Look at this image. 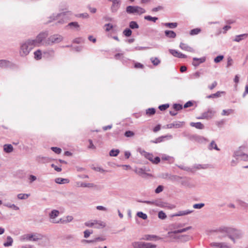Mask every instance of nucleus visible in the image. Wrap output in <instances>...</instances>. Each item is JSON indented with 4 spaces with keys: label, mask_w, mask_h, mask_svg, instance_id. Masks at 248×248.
Segmentation results:
<instances>
[{
    "label": "nucleus",
    "mask_w": 248,
    "mask_h": 248,
    "mask_svg": "<svg viewBox=\"0 0 248 248\" xmlns=\"http://www.w3.org/2000/svg\"><path fill=\"white\" fill-rule=\"evenodd\" d=\"M161 159L164 161H167L170 163H172L174 162V158L172 156L163 155H161Z\"/></svg>",
    "instance_id": "obj_27"
},
{
    "label": "nucleus",
    "mask_w": 248,
    "mask_h": 248,
    "mask_svg": "<svg viewBox=\"0 0 248 248\" xmlns=\"http://www.w3.org/2000/svg\"><path fill=\"white\" fill-rule=\"evenodd\" d=\"M138 217L141 219L146 220L147 218V216L145 213H143L142 212H139L137 214Z\"/></svg>",
    "instance_id": "obj_52"
},
{
    "label": "nucleus",
    "mask_w": 248,
    "mask_h": 248,
    "mask_svg": "<svg viewBox=\"0 0 248 248\" xmlns=\"http://www.w3.org/2000/svg\"><path fill=\"white\" fill-rule=\"evenodd\" d=\"M51 150L56 154H60L62 152L61 148L58 147H52Z\"/></svg>",
    "instance_id": "obj_60"
},
{
    "label": "nucleus",
    "mask_w": 248,
    "mask_h": 248,
    "mask_svg": "<svg viewBox=\"0 0 248 248\" xmlns=\"http://www.w3.org/2000/svg\"><path fill=\"white\" fill-rule=\"evenodd\" d=\"M4 150L7 153H10L13 151V146L10 144H6L4 145Z\"/></svg>",
    "instance_id": "obj_33"
},
{
    "label": "nucleus",
    "mask_w": 248,
    "mask_h": 248,
    "mask_svg": "<svg viewBox=\"0 0 248 248\" xmlns=\"http://www.w3.org/2000/svg\"><path fill=\"white\" fill-rule=\"evenodd\" d=\"M92 233H93L92 231H90L89 230H86L84 231V232H83L84 237L85 238H88L89 237V236L90 235V234H92Z\"/></svg>",
    "instance_id": "obj_57"
},
{
    "label": "nucleus",
    "mask_w": 248,
    "mask_h": 248,
    "mask_svg": "<svg viewBox=\"0 0 248 248\" xmlns=\"http://www.w3.org/2000/svg\"><path fill=\"white\" fill-rule=\"evenodd\" d=\"M150 60L155 66H157L160 63V61L157 57H151Z\"/></svg>",
    "instance_id": "obj_40"
},
{
    "label": "nucleus",
    "mask_w": 248,
    "mask_h": 248,
    "mask_svg": "<svg viewBox=\"0 0 248 248\" xmlns=\"http://www.w3.org/2000/svg\"><path fill=\"white\" fill-rule=\"evenodd\" d=\"M155 205L161 208H171L167 202L160 200L155 201Z\"/></svg>",
    "instance_id": "obj_19"
},
{
    "label": "nucleus",
    "mask_w": 248,
    "mask_h": 248,
    "mask_svg": "<svg viewBox=\"0 0 248 248\" xmlns=\"http://www.w3.org/2000/svg\"><path fill=\"white\" fill-rule=\"evenodd\" d=\"M134 135L133 131L130 130L126 131L124 133V136L126 137H131Z\"/></svg>",
    "instance_id": "obj_61"
},
{
    "label": "nucleus",
    "mask_w": 248,
    "mask_h": 248,
    "mask_svg": "<svg viewBox=\"0 0 248 248\" xmlns=\"http://www.w3.org/2000/svg\"><path fill=\"white\" fill-rule=\"evenodd\" d=\"M217 232L223 234L222 237L228 236L234 243H235L236 239L241 238L243 236V233L241 231L230 227H220L217 230Z\"/></svg>",
    "instance_id": "obj_1"
},
{
    "label": "nucleus",
    "mask_w": 248,
    "mask_h": 248,
    "mask_svg": "<svg viewBox=\"0 0 248 248\" xmlns=\"http://www.w3.org/2000/svg\"><path fill=\"white\" fill-rule=\"evenodd\" d=\"M216 113L214 109H209L206 111L203 112L201 116L198 117L199 119H209L213 118Z\"/></svg>",
    "instance_id": "obj_12"
},
{
    "label": "nucleus",
    "mask_w": 248,
    "mask_h": 248,
    "mask_svg": "<svg viewBox=\"0 0 248 248\" xmlns=\"http://www.w3.org/2000/svg\"><path fill=\"white\" fill-rule=\"evenodd\" d=\"M129 27L132 29H138L139 26L137 23V22L135 21H132L129 23Z\"/></svg>",
    "instance_id": "obj_47"
},
{
    "label": "nucleus",
    "mask_w": 248,
    "mask_h": 248,
    "mask_svg": "<svg viewBox=\"0 0 248 248\" xmlns=\"http://www.w3.org/2000/svg\"><path fill=\"white\" fill-rule=\"evenodd\" d=\"M85 226L87 227H93L96 228H100L101 227H105V223L101 221H97L96 220H90L85 222L84 223Z\"/></svg>",
    "instance_id": "obj_10"
},
{
    "label": "nucleus",
    "mask_w": 248,
    "mask_h": 248,
    "mask_svg": "<svg viewBox=\"0 0 248 248\" xmlns=\"http://www.w3.org/2000/svg\"><path fill=\"white\" fill-rule=\"evenodd\" d=\"M248 36V34L247 33L241 34L235 36V38L232 40L236 42H239L242 40L244 39Z\"/></svg>",
    "instance_id": "obj_26"
},
{
    "label": "nucleus",
    "mask_w": 248,
    "mask_h": 248,
    "mask_svg": "<svg viewBox=\"0 0 248 248\" xmlns=\"http://www.w3.org/2000/svg\"><path fill=\"white\" fill-rule=\"evenodd\" d=\"M224 93V92L217 91L215 93L211 94L208 95L207 97L208 98H215V97H219L221 95V93Z\"/></svg>",
    "instance_id": "obj_43"
},
{
    "label": "nucleus",
    "mask_w": 248,
    "mask_h": 248,
    "mask_svg": "<svg viewBox=\"0 0 248 248\" xmlns=\"http://www.w3.org/2000/svg\"><path fill=\"white\" fill-rule=\"evenodd\" d=\"M193 212V210H186L183 211H180L178 213H176L175 214L173 215L174 217H178V216H182L186 215H189V214H191Z\"/></svg>",
    "instance_id": "obj_24"
},
{
    "label": "nucleus",
    "mask_w": 248,
    "mask_h": 248,
    "mask_svg": "<svg viewBox=\"0 0 248 248\" xmlns=\"http://www.w3.org/2000/svg\"><path fill=\"white\" fill-rule=\"evenodd\" d=\"M179 46L180 48L183 50L187 51V52H195L194 49L192 47L189 46L185 43H181Z\"/></svg>",
    "instance_id": "obj_20"
},
{
    "label": "nucleus",
    "mask_w": 248,
    "mask_h": 248,
    "mask_svg": "<svg viewBox=\"0 0 248 248\" xmlns=\"http://www.w3.org/2000/svg\"><path fill=\"white\" fill-rule=\"evenodd\" d=\"M201 31V29L199 28H196L190 31V34L191 35H195L199 33Z\"/></svg>",
    "instance_id": "obj_53"
},
{
    "label": "nucleus",
    "mask_w": 248,
    "mask_h": 248,
    "mask_svg": "<svg viewBox=\"0 0 248 248\" xmlns=\"http://www.w3.org/2000/svg\"><path fill=\"white\" fill-rule=\"evenodd\" d=\"M31 234H27L22 235L20 238L21 241H32Z\"/></svg>",
    "instance_id": "obj_39"
},
{
    "label": "nucleus",
    "mask_w": 248,
    "mask_h": 248,
    "mask_svg": "<svg viewBox=\"0 0 248 248\" xmlns=\"http://www.w3.org/2000/svg\"><path fill=\"white\" fill-rule=\"evenodd\" d=\"M12 65V62L6 60H0V67L6 68Z\"/></svg>",
    "instance_id": "obj_21"
},
{
    "label": "nucleus",
    "mask_w": 248,
    "mask_h": 248,
    "mask_svg": "<svg viewBox=\"0 0 248 248\" xmlns=\"http://www.w3.org/2000/svg\"><path fill=\"white\" fill-rule=\"evenodd\" d=\"M158 217L161 219H165L167 217V216L163 211H160L158 214Z\"/></svg>",
    "instance_id": "obj_56"
},
{
    "label": "nucleus",
    "mask_w": 248,
    "mask_h": 248,
    "mask_svg": "<svg viewBox=\"0 0 248 248\" xmlns=\"http://www.w3.org/2000/svg\"><path fill=\"white\" fill-rule=\"evenodd\" d=\"M224 56L223 55L217 56L214 59V62L216 63L220 62L223 59Z\"/></svg>",
    "instance_id": "obj_58"
},
{
    "label": "nucleus",
    "mask_w": 248,
    "mask_h": 248,
    "mask_svg": "<svg viewBox=\"0 0 248 248\" xmlns=\"http://www.w3.org/2000/svg\"><path fill=\"white\" fill-rule=\"evenodd\" d=\"M207 164H196L193 166V168L195 169H207L208 168Z\"/></svg>",
    "instance_id": "obj_37"
},
{
    "label": "nucleus",
    "mask_w": 248,
    "mask_h": 248,
    "mask_svg": "<svg viewBox=\"0 0 248 248\" xmlns=\"http://www.w3.org/2000/svg\"><path fill=\"white\" fill-rule=\"evenodd\" d=\"M191 228H192V227H187L185 228H183V229H181L173 231H172L171 232V233H173V234H178V233H181L185 232H186L187 231L191 229Z\"/></svg>",
    "instance_id": "obj_32"
},
{
    "label": "nucleus",
    "mask_w": 248,
    "mask_h": 248,
    "mask_svg": "<svg viewBox=\"0 0 248 248\" xmlns=\"http://www.w3.org/2000/svg\"><path fill=\"white\" fill-rule=\"evenodd\" d=\"M125 12L129 14L140 15L146 12L145 10L139 6H127Z\"/></svg>",
    "instance_id": "obj_6"
},
{
    "label": "nucleus",
    "mask_w": 248,
    "mask_h": 248,
    "mask_svg": "<svg viewBox=\"0 0 248 248\" xmlns=\"http://www.w3.org/2000/svg\"><path fill=\"white\" fill-rule=\"evenodd\" d=\"M169 107V105L168 104H165L161 105H160L158 107L159 110L161 111H163L167 109Z\"/></svg>",
    "instance_id": "obj_59"
},
{
    "label": "nucleus",
    "mask_w": 248,
    "mask_h": 248,
    "mask_svg": "<svg viewBox=\"0 0 248 248\" xmlns=\"http://www.w3.org/2000/svg\"><path fill=\"white\" fill-rule=\"evenodd\" d=\"M139 152L140 155L144 156L148 160H150L153 163L157 164L160 161V158L158 156L154 157V155L152 154L147 153L144 150L139 148L138 150Z\"/></svg>",
    "instance_id": "obj_5"
},
{
    "label": "nucleus",
    "mask_w": 248,
    "mask_h": 248,
    "mask_svg": "<svg viewBox=\"0 0 248 248\" xmlns=\"http://www.w3.org/2000/svg\"><path fill=\"white\" fill-rule=\"evenodd\" d=\"M165 34L168 38H175L176 36L175 32L172 31H165Z\"/></svg>",
    "instance_id": "obj_28"
},
{
    "label": "nucleus",
    "mask_w": 248,
    "mask_h": 248,
    "mask_svg": "<svg viewBox=\"0 0 248 248\" xmlns=\"http://www.w3.org/2000/svg\"><path fill=\"white\" fill-rule=\"evenodd\" d=\"M232 64H233V59H232L231 57L228 58L227 59V63L226 67L227 68L229 67L230 66H231Z\"/></svg>",
    "instance_id": "obj_64"
},
{
    "label": "nucleus",
    "mask_w": 248,
    "mask_h": 248,
    "mask_svg": "<svg viewBox=\"0 0 248 248\" xmlns=\"http://www.w3.org/2000/svg\"><path fill=\"white\" fill-rule=\"evenodd\" d=\"M164 25L170 29H174L178 26V24L176 23H165Z\"/></svg>",
    "instance_id": "obj_45"
},
{
    "label": "nucleus",
    "mask_w": 248,
    "mask_h": 248,
    "mask_svg": "<svg viewBox=\"0 0 248 248\" xmlns=\"http://www.w3.org/2000/svg\"><path fill=\"white\" fill-rule=\"evenodd\" d=\"M188 140L196 142L197 143H206L208 142V140L205 138L196 135H188L187 136Z\"/></svg>",
    "instance_id": "obj_11"
},
{
    "label": "nucleus",
    "mask_w": 248,
    "mask_h": 248,
    "mask_svg": "<svg viewBox=\"0 0 248 248\" xmlns=\"http://www.w3.org/2000/svg\"><path fill=\"white\" fill-rule=\"evenodd\" d=\"M109 1L111 2L112 4L110 6V11L113 13L118 12L120 8L122 1L121 0H108Z\"/></svg>",
    "instance_id": "obj_13"
},
{
    "label": "nucleus",
    "mask_w": 248,
    "mask_h": 248,
    "mask_svg": "<svg viewBox=\"0 0 248 248\" xmlns=\"http://www.w3.org/2000/svg\"><path fill=\"white\" fill-rule=\"evenodd\" d=\"M155 110L154 108H150L146 109V113L148 115H152L155 113Z\"/></svg>",
    "instance_id": "obj_54"
},
{
    "label": "nucleus",
    "mask_w": 248,
    "mask_h": 248,
    "mask_svg": "<svg viewBox=\"0 0 248 248\" xmlns=\"http://www.w3.org/2000/svg\"><path fill=\"white\" fill-rule=\"evenodd\" d=\"M30 196V194H19L17 195V198L19 200H26Z\"/></svg>",
    "instance_id": "obj_48"
},
{
    "label": "nucleus",
    "mask_w": 248,
    "mask_h": 248,
    "mask_svg": "<svg viewBox=\"0 0 248 248\" xmlns=\"http://www.w3.org/2000/svg\"><path fill=\"white\" fill-rule=\"evenodd\" d=\"M42 53L41 50L38 49L34 52V58L35 60H39L42 58Z\"/></svg>",
    "instance_id": "obj_35"
},
{
    "label": "nucleus",
    "mask_w": 248,
    "mask_h": 248,
    "mask_svg": "<svg viewBox=\"0 0 248 248\" xmlns=\"http://www.w3.org/2000/svg\"><path fill=\"white\" fill-rule=\"evenodd\" d=\"M170 53L176 58H186L187 57L186 55L182 54L181 52L176 50L170 49Z\"/></svg>",
    "instance_id": "obj_16"
},
{
    "label": "nucleus",
    "mask_w": 248,
    "mask_h": 248,
    "mask_svg": "<svg viewBox=\"0 0 248 248\" xmlns=\"http://www.w3.org/2000/svg\"><path fill=\"white\" fill-rule=\"evenodd\" d=\"M134 248H156L157 246L151 243L145 242H135L132 243Z\"/></svg>",
    "instance_id": "obj_9"
},
{
    "label": "nucleus",
    "mask_w": 248,
    "mask_h": 248,
    "mask_svg": "<svg viewBox=\"0 0 248 248\" xmlns=\"http://www.w3.org/2000/svg\"><path fill=\"white\" fill-rule=\"evenodd\" d=\"M144 19L148 21H151L153 22H155L158 20V18L156 17H152L150 16H144Z\"/></svg>",
    "instance_id": "obj_49"
},
{
    "label": "nucleus",
    "mask_w": 248,
    "mask_h": 248,
    "mask_svg": "<svg viewBox=\"0 0 248 248\" xmlns=\"http://www.w3.org/2000/svg\"><path fill=\"white\" fill-rule=\"evenodd\" d=\"M74 219L73 217L72 216H67L65 219H62L61 218L60 220L55 221L54 220L52 221L53 223H58L61 222L62 223H67L71 222Z\"/></svg>",
    "instance_id": "obj_22"
},
{
    "label": "nucleus",
    "mask_w": 248,
    "mask_h": 248,
    "mask_svg": "<svg viewBox=\"0 0 248 248\" xmlns=\"http://www.w3.org/2000/svg\"><path fill=\"white\" fill-rule=\"evenodd\" d=\"M67 26L71 29H76L77 30H78L79 28V25L77 22H70L68 24Z\"/></svg>",
    "instance_id": "obj_41"
},
{
    "label": "nucleus",
    "mask_w": 248,
    "mask_h": 248,
    "mask_svg": "<svg viewBox=\"0 0 248 248\" xmlns=\"http://www.w3.org/2000/svg\"><path fill=\"white\" fill-rule=\"evenodd\" d=\"M55 182L57 184H62L68 183L69 180L67 179L57 178L55 179Z\"/></svg>",
    "instance_id": "obj_38"
},
{
    "label": "nucleus",
    "mask_w": 248,
    "mask_h": 248,
    "mask_svg": "<svg viewBox=\"0 0 248 248\" xmlns=\"http://www.w3.org/2000/svg\"><path fill=\"white\" fill-rule=\"evenodd\" d=\"M119 153L118 149H111L109 152V155L112 156H116Z\"/></svg>",
    "instance_id": "obj_50"
},
{
    "label": "nucleus",
    "mask_w": 248,
    "mask_h": 248,
    "mask_svg": "<svg viewBox=\"0 0 248 248\" xmlns=\"http://www.w3.org/2000/svg\"><path fill=\"white\" fill-rule=\"evenodd\" d=\"M44 56L47 58H52L54 56L55 51L53 49H49L43 52Z\"/></svg>",
    "instance_id": "obj_23"
},
{
    "label": "nucleus",
    "mask_w": 248,
    "mask_h": 248,
    "mask_svg": "<svg viewBox=\"0 0 248 248\" xmlns=\"http://www.w3.org/2000/svg\"><path fill=\"white\" fill-rule=\"evenodd\" d=\"M182 108V105L180 104L175 103L173 105V108L175 111L181 110Z\"/></svg>",
    "instance_id": "obj_55"
},
{
    "label": "nucleus",
    "mask_w": 248,
    "mask_h": 248,
    "mask_svg": "<svg viewBox=\"0 0 248 248\" xmlns=\"http://www.w3.org/2000/svg\"><path fill=\"white\" fill-rule=\"evenodd\" d=\"M206 57H203L201 58L194 57L193 58L192 64L195 67L198 66L200 64L203 63L206 61Z\"/></svg>",
    "instance_id": "obj_15"
},
{
    "label": "nucleus",
    "mask_w": 248,
    "mask_h": 248,
    "mask_svg": "<svg viewBox=\"0 0 248 248\" xmlns=\"http://www.w3.org/2000/svg\"><path fill=\"white\" fill-rule=\"evenodd\" d=\"M4 206L8 208H12L15 210H18L19 209V208L18 207L15 205L14 204H11L10 203H5Z\"/></svg>",
    "instance_id": "obj_46"
},
{
    "label": "nucleus",
    "mask_w": 248,
    "mask_h": 248,
    "mask_svg": "<svg viewBox=\"0 0 248 248\" xmlns=\"http://www.w3.org/2000/svg\"><path fill=\"white\" fill-rule=\"evenodd\" d=\"M48 36V33L47 31H43L40 32L37 36L34 39H31V42L36 46H40L42 45H44L42 43L44 39H46Z\"/></svg>",
    "instance_id": "obj_7"
},
{
    "label": "nucleus",
    "mask_w": 248,
    "mask_h": 248,
    "mask_svg": "<svg viewBox=\"0 0 248 248\" xmlns=\"http://www.w3.org/2000/svg\"><path fill=\"white\" fill-rule=\"evenodd\" d=\"M60 215V212L57 210L54 209L49 214V217L50 219H54Z\"/></svg>",
    "instance_id": "obj_31"
},
{
    "label": "nucleus",
    "mask_w": 248,
    "mask_h": 248,
    "mask_svg": "<svg viewBox=\"0 0 248 248\" xmlns=\"http://www.w3.org/2000/svg\"><path fill=\"white\" fill-rule=\"evenodd\" d=\"M204 206L203 203H196L193 205V208L195 209H201Z\"/></svg>",
    "instance_id": "obj_62"
},
{
    "label": "nucleus",
    "mask_w": 248,
    "mask_h": 248,
    "mask_svg": "<svg viewBox=\"0 0 248 248\" xmlns=\"http://www.w3.org/2000/svg\"><path fill=\"white\" fill-rule=\"evenodd\" d=\"M157 236L153 234H146L144 235L143 238V240H146V241H152V240L154 239L155 238H156Z\"/></svg>",
    "instance_id": "obj_42"
},
{
    "label": "nucleus",
    "mask_w": 248,
    "mask_h": 248,
    "mask_svg": "<svg viewBox=\"0 0 248 248\" xmlns=\"http://www.w3.org/2000/svg\"><path fill=\"white\" fill-rule=\"evenodd\" d=\"M185 122H180V121H175L173 123H170L167 124L166 126L167 128L171 129L173 128H179L182 127L183 125H184Z\"/></svg>",
    "instance_id": "obj_14"
},
{
    "label": "nucleus",
    "mask_w": 248,
    "mask_h": 248,
    "mask_svg": "<svg viewBox=\"0 0 248 248\" xmlns=\"http://www.w3.org/2000/svg\"><path fill=\"white\" fill-rule=\"evenodd\" d=\"M245 149V147L243 146L239 147L238 150L234 152V156L236 157L237 159L245 161H248V155L243 152V150Z\"/></svg>",
    "instance_id": "obj_8"
},
{
    "label": "nucleus",
    "mask_w": 248,
    "mask_h": 248,
    "mask_svg": "<svg viewBox=\"0 0 248 248\" xmlns=\"http://www.w3.org/2000/svg\"><path fill=\"white\" fill-rule=\"evenodd\" d=\"M190 125L198 129H203L204 127L203 124L201 122H191Z\"/></svg>",
    "instance_id": "obj_25"
},
{
    "label": "nucleus",
    "mask_w": 248,
    "mask_h": 248,
    "mask_svg": "<svg viewBox=\"0 0 248 248\" xmlns=\"http://www.w3.org/2000/svg\"><path fill=\"white\" fill-rule=\"evenodd\" d=\"M115 58L117 60H123L124 57L123 53H117L115 55Z\"/></svg>",
    "instance_id": "obj_63"
},
{
    "label": "nucleus",
    "mask_w": 248,
    "mask_h": 248,
    "mask_svg": "<svg viewBox=\"0 0 248 248\" xmlns=\"http://www.w3.org/2000/svg\"><path fill=\"white\" fill-rule=\"evenodd\" d=\"M63 37L60 34H55L50 35L44 41V45L52 46L55 44H58L62 41Z\"/></svg>",
    "instance_id": "obj_4"
},
{
    "label": "nucleus",
    "mask_w": 248,
    "mask_h": 248,
    "mask_svg": "<svg viewBox=\"0 0 248 248\" xmlns=\"http://www.w3.org/2000/svg\"><path fill=\"white\" fill-rule=\"evenodd\" d=\"M148 170H146L145 168H137L135 169V172L142 177H145L146 175H150L146 173V171Z\"/></svg>",
    "instance_id": "obj_17"
},
{
    "label": "nucleus",
    "mask_w": 248,
    "mask_h": 248,
    "mask_svg": "<svg viewBox=\"0 0 248 248\" xmlns=\"http://www.w3.org/2000/svg\"><path fill=\"white\" fill-rule=\"evenodd\" d=\"M32 236V241H39V240H42L44 237V236L41 233H33L31 234Z\"/></svg>",
    "instance_id": "obj_30"
},
{
    "label": "nucleus",
    "mask_w": 248,
    "mask_h": 248,
    "mask_svg": "<svg viewBox=\"0 0 248 248\" xmlns=\"http://www.w3.org/2000/svg\"><path fill=\"white\" fill-rule=\"evenodd\" d=\"M69 15H70L69 12H64L57 14H53L52 16L49 17L50 19L49 20V22H51L53 20H57V23L62 24L67 22Z\"/></svg>",
    "instance_id": "obj_3"
},
{
    "label": "nucleus",
    "mask_w": 248,
    "mask_h": 248,
    "mask_svg": "<svg viewBox=\"0 0 248 248\" xmlns=\"http://www.w3.org/2000/svg\"><path fill=\"white\" fill-rule=\"evenodd\" d=\"M210 245L216 248H224L227 247L226 244L224 243L213 242Z\"/></svg>",
    "instance_id": "obj_29"
},
{
    "label": "nucleus",
    "mask_w": 248,
    "mask_h": 248,
    "mask_svg": "<svg viewBox=\"0 0 248 248\" xmlns=\"http://www.w3.org/2000/svg\"><path fill=\"white\" fill-rule=\"evenodd\" d=\"M123 34L126 37H130L132 34V31L130 29L126 28L123 31Z\"/></svg>",
    "instance_id": "obj_51"
},
{
    "label": "nucleus",
    "mask_w": 248,
    "mask_h": 248,
    "mask_svg": "<svg viewBox=\"0 0 248 248\" xmlns=\"http://www.w3.org/2000/svg\"><path fill=\"white\" fill-rule=\"evenodd\" d=\"M77 185L78 187H89L92 188L95 186V185L93 183H83L81 182H77Z\"/></svg>",
    "instance_id": "obj_18"
},
{
    "label": "nucleus",
    "mask_w": 248,
    "mask_h": 248,
    "mask_svg": "<svg viewBox=\"0 0 248 248\" xmlns=\"http://www.w3.org/2000/svg\"><path fill=\"white\" fill-rule=\"evenodd\" d=\"M233 109H223L221 115L222 116H229L230 114L233 113Z\"/></svg>",
    "instance_id": "obj_44"
},
{
    "label": "nucleus",
    "mask_w": 248,
    "mask_h": 248,
    "mask_svg": "<svg viewBox=\"0 0 248 248\" xmlns=\"http://www.w3.org/2000/svg\"><path fill=\"white\" fill-rule=\"evenodd\" d=\"M208 149L210 150H213V149H214L217 151L220 150V149L217 147L215 141H211L210 143L209 144V145L208 147Z\"/></svg>",
    "instance_id": "obj_34"
},
{
    "label": "nucleus",
    "mask_w": 248,
    "mask_h": 248,
    "mask_svg": "<svg viewBox=\"0 0 248 248\" xmlns=\"http://www.w3.org/2000/svg\"><path fill=\"white\" fill-rule=\"evenodd\" d=\"M35 47L36 46L31 42V39H28L22 42L20 44L19 49L20 56L21 57L27 56Z\"/></svg>",
    "instance_id": "obj_2"
},
{
    "label": "nucleus",
    "mask_w": 248,
    "mask_h": 248,
    "mask_svg": "<svg viewBox=\"0 0 248 248\" xmlns=\"http://www.w3.org/2000/svg\"><path fill=\"white\" fill-rule=\"evenodd\" d=\"M13 240L10 236H8L6 238V242H5L3 245L5 247H10L12 245Z\"/></svg>",
    "instance_id": "obj_36"
}]
</instances>
